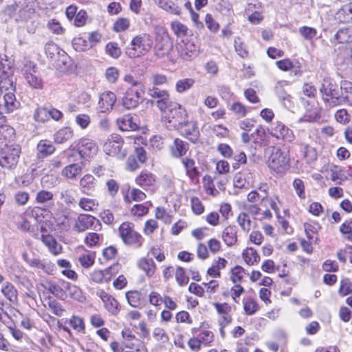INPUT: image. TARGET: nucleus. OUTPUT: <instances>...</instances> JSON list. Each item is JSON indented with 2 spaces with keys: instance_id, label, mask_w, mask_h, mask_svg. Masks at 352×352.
Masks as SVG:
<instances>
[{
  "instance_id": "obj_1",
  "label": "nucleus",
  "mask_w": 352,
  "mask_h": 352,
  "mask_svg": "<svg viewBox=\"0 0 352 352\" xmlns=\"http://www.w3.org/2000/svg\"><path fill=\"white\" fill-rule=\"evenodd\" d=\"M322 100L327 108L342 105V84L339 86L331 79H324L320 88Z\"/></svg>"
},
{
  "instance_id": "obj_2",
  "label": "nucleus",
  "mask_w": 352,
  "mask_h": 352,
  "mask_svg": "<svg viewBox=\"0 0 352 352\" xmlns=\"http://www.w3.org/2000/svg\"><path fill=\"white\" fill-rule=\"evenodd\" d=\"M163 114V121L169 129L181 128L188 114L184 108L179 103L171 101L164 109L160 110Z\"/></svg>"
},
{
  "instance_id": "obj_3",
  "label": "nucleus",
  "mask_w": 352,
  "mask_h": 352,
  "mask_svg": "<svg viewBox=\"0 0 352 352\" xmlns=\"http://www.w3.org/2000/svg\"><path fill=\"white\" fill-rule=\"evenodd\" d=\"M269 167L277 173H285L290 168L289 152L273 146L267 160Z\"/></svg>"
},
{
  "instance_id": "obj_4",
  "label": "nucleus",
  "mask_w": 352,
  "mask_h": 352,
  "mask_svg": "<svg viewBox=\"0 0 352 352\" xmlns=\"http://www.w3.org/2000/svg\"><path fill=\"white\" fill-rule=\"evenodd\" d=\"M124 140L120 135L112 134L105 140L102 148L107 155L124 159L127 153L126 149L122 148Z\"/></svg>"
},
{
  "instance_id": "obj_5",
  "label": "nucleus",
  "mask_w": 352,
  "mask_h": 352,
  "mask_svg": "<svg viewBox=\"0 0 352 352\" xmlns=\"http://www.w3.org/2000/svg\"><path fill=\"white\" fill-rule=\"evenodd\" d=\"M132 47L127 48L126 53L130 58L138 56L137 50L141 54L148 52L153 46V39L150 34H142L136 36L131 42Z\"/></svg>"
},
{
  "instance_id": "obj_6",
  "label": "nucleus",
  "mask_w": 352,
  "mask_h": 352,
  "mask_svg": "<svg viewBox=\"0 0 352 352\" xmlns=\"http://www.w3.org/2000/svg\"><path fill=\"white\" fill-rule=\"evenodd\" d=\"M21 153L19 146H10L3 148L0 151V166L8 170L16 168Z\"/></svg>"
},
{
  "instance_id": "obj_7",
  "label": "nucleus",
  "mask_w": 352,
  "mask_h": 352,
  "mask_svg": "<svg viewBox=\"0 0 352 352\" xmlns=\"http://www.w3.org/2000/svg\"><path fill=\"white\" fill-rule=\"evenodd\" d=\"M119 233L126 244L135 245L140 247L142 243V236L134 230L133 224L131 223H122L119 228Z\"/></svg>"
},
{
  "instance_id": "obj_8",
  "label": "nucleus",
  "mask_w": 352,
  "mask_h": 352,
  "mask_svg": "<svg viewBox=\"0 0 352 352\" xmlns=\"http://www.w3.org/2000/svg\"><path fill=\"white\" fill-rule=\"evenodd\" d=\"M91 228L98 231L101 229L102 225L100 221L94 217L90 214H80L76 221L74 229L78 232H82Z\"/></svg>"
},
{
  "instance_id": "obj_9",
  "label": "nucleus",
  "mask_w": 352,
  "mask_h": 352,
  "mask_svg": "<svg viewBox=\"0 0 352 352\" xmlns=\"http://www.w3.org/2000/svg\"><path fill=\"white\" fill-rule=\"evenodd\" d=\"M77 150L82 159L89 160L96 155L98 147L94 140L83 138L78 142Z\"/></svg>"
},
{
  "instance_id": "obj_10",
  "label": "nucleus",
  "mask_w": 352,
  "mask_h": 352,
  "mask_svg": "<svg viewBox=\"0 0 352 352\" xmlns=\"http://www.w3.org/2000/svg\"><path fill=\"white\" fill-rule=\"evenodd\" d=\"M17 108V102L13 93L5 94L3 98H0V125L5 122L4 113L13 111Z\"/></svg>"
},
{
  "instance_id": "obj_11",
  "label": "nucleus",
  "mask_w": 352,
  "mask_h": 352,
  "mask_svg": "<svg viewBox=\"0 0 352 352\" xmlns=\"http://www.w3.org/2000/svg\"><path fill=\"white\" fill-rule=\"evenodd\" d=\"M181 128H177L175 130L184 135L188 140L192 143H196L199 138V131L195 122L188 121V118L184 120Z\"/></svg>"
},
{
  "instance_id": "obj_12",
  "label": "nucleus",
  "mask_w": 352,
  "mask_h": 352,
  "mask_svg": "<svg viewBox=\"0 0 352 352\" xmlns=\"http://www.w3.org/2000/svg\"><path fill=\"white\" fill-rule=\"evenodd\" d=\"M177 50L180 57L185 60H190L198 54V47L197 45L188 39L182 40L178 44Z\"/></svg>"
},
{
  "instance_id": "obj_13",
  "label": "nucleus",
  "mask_w": 352,
  "mask_h": 352,
  "mask_svg": "<svg viewBox=\"0 0 352 352\" xmlns=\"http://www.w3.org/2000/svg\"><path fill=\"white\" fill-rule=\"evenodd\" d=\"M148 94L151 98L157 99L156 105L160 110L164 109L167 104L171 102L170 95L168 91L165 89H160L158 87H153L148 89Z\"/></svg>"
},
{
  "instance_id": "obj_14",
  "label": "nucleus",
  "mask_w": 352,
  "mask_h": 352,
  "mask_svg": "<svg viewBox=\"0 0 352 352\" xmlns=\"http://www.w3.org/2000/svg\"><path fill=\"white\" fill-rule=\"evenodd\" d=\"M140 100V92L133 87H131L124 94L122 100V104L126 109H133L139 105Z\"/></svg>"
},
{
  "instance_id": "obj_15",
  "label": "nucleus",
  "mask_w": 352,
  "mask_h": 352,
  "mask_svg": "<svg viewBox=\"0 0 352 352\" xmlns=\"http://www.w3.org/2000/svg\"><path fill=\"white\" fill-rule=\"evenodd\" d=\"M271 133L277 139H283L289 142L294 139L293 131L281 122L276 124Z\"/></svg>"
},
{
  "instance_id": "obj_16",
  "label": "nucleus",
  "mask_w": 352,
  "mask_h": 352,
  "mask_svg": "<svg viewBox=\"0 0 352 352\" xmlns=\"http://www.w3.org/2000/svg\"><path fill=\"white\" fill-rule=\"evenodd\" d=\"M173 47V43L169 36L160 37L155 38V52L157 56L163 57Z\"/></svg>"
},
{
  "instance_id": "obj_17",
  "label": "nucleus",
  "mask_w": 352,
  "mask_h": 352,
  "mask_svg": "<svg viewBox=\"0 0 352 352\" xmlns=\"http://www.w3.org/2000/svg\"><path fill=\"white\" fill-rule=\"evenodd\" d=\"M116 101V96L111 91H105L102 93L98 101L101 111L105 112L111 109Z\"/></svg>"
},
{
  "instance_id": "obj_18",
  "label": "nucleus",
  "mask_w": 352,
  "mask_h": 352,
  "mask_svg": "<svg viewBox=\"0 0 352 352\" xmlns=\"http://www.w3.org/2000/svg\"><path fill=\"white\" fill-rule=\"evenodd\" d=\"M189 149V144L179 138H175L170 146L171 154L175 157H181L186 155Z\"/></svg>"
},
{
  "instance_id": "obj_19",
  "label": "nucleus",
  "mask_w": 352,
  "mask_h": 352,
  "mask_svg": "<svg viewBox=\"0 0 352 352\" xmlns=\"http://www.w3.org/2000/svg\"><path fill=\"white\" fill-rule=\"evenodd\" d=\"M14 77L11 72L8 73L3 70L0 74V90L8 91L6 94L12 93L14 91V86L13 83Z\"/></svg>"
},
{
  "instance_id": "obj_20",
  "label": "nucleus",
  "mask_w": 352,
  "mask_h": 352,
  "mask_svg": "<svg viewBox=\"0 0 352 352\" xmlns=\"http://www.w3.org/2000/svg\"><path fill=\"white\" fill-rule=\"evenodd\" d=\"M36 149L38 157L44 158L55 151V146L50 140H42L38 142Z\"/></svg>"
},
{
  "instance_id": "obj_21",
  "label": "nucleus",
  "mask_w": 352,
  "mask_h": 352,
  "mask_svg": "<svg viewBox=\"0 0 352 352\" xmlns=\"http://www.w3.org/2000/svg\"><path fill=\"white\" fill-rule=\"evenodd\" d=\"M156 182L155 176L148 170H143L135 178L136 184L142 188L153 186Z\"/></svg>"
},
{
  "instance_id": "obj_22",
  "label": "nucleus",
  "mask_w": 352,
  "mask_h": 352,
  "mask_svg": "<svg viewBox=\"0 0 352 352\" xmlns=\"http://www.w3.org/2000/svg\"><path fill=\"white\" fill-rule=\"evenodd\" d=\"M118 128L123 131H135L138 126L135 122L133 121V117L131 115H124L117 120Z\"/></svg>"
},
{
  "instance_id": "obj_23",
  "label": "nucleus",
  "mask_w": 352,
  "mask_h": 352,
  "mask_svg": "<svg viewBox=\"0 0 352 352\" xmlns=\"http://www.w3.org/2000/svg\"><path fill=\"white\" fill-rule=\"evenodd\" d=\"M65 284V280L60 281L59 284L49 282L47 285L45 287V289L59 299L64 300L67 297L65 292V289H66Z\"/></svg>"
},
{
  "instance_id": "obj_24",
  "label": "nucleus",
  "mask_w": 352,
  "mask_h": 352,
  "mask_svg": "<svg viewBox=\"0 0 352 352\" xmlns=\"http://www.w3.org/2000/svg\"><path fill=\"white\" fill-rule=\"evenodd\" d=\"M32 72H28V67L25 66V78L28 83L34 89H41L43 87L42 80L36 75L35 65L32 67Z\"/></svg>"
},
{
  "instance_id": "obj_25",
  "label": "nucleus",
  "mask_w": 352,
  "mask_h": 352,
  "mask_svg": "<svg viewBox=\"0 0 352 352\" xmlns=\"http://www.w3.org/2000/svg\"><path fill=\"white\" fill-rule=\"evenodd\" d=\"M96 186L95 178L89 174H87L80 181V187L83 193L91 195Z\"/></svg>"
},
{
  "instance_id": "obj_26",
  "label": "nucleus",
  "mask_w": 352,
  "mask_h": 352,
  "mask_svg": "<svg viewBox=\"0 0 352 352\" xmlns=\"http://www.w3.org/2000/svg\"><path fill=\"white\" fill-rule=\"evenodd\" d=\"M275 91L283 105L287 109L291 108L292 106V97L285 90L282 82L277 84L275 87Z\"/></svg>"
},
{
  "instance_id": "obj_27",
  "label": "nucleus",
  "mask_w": 352,
  "mask_h": 352,
  "mask_svg": "<svg viewBox=\"0 0 352 352\" xmlns=\"http://www.w3.org/2000/svg\"><path fill=\"white\" fill-rule=\"evenodd\" d=\"M236 233L237 229L234 226H229L223 230L222 237L227 245L232 246L236 243Z\"/></svg>"
},
{
  "instance_id": "obj_28",
  "label": "nucleus",
  "mask_w": 352,
  "mask_h": 352,
  "mask_svg": "<svg viewBox=\"0 0 352 352\" xmlns=\"http://www.w3.org/2000/svg\"><path fill=\"white\" fill-rule=\"evenodd\" d=\"M74 131L70 127H63L54 135V140L58 144H63L73 137Z\"/></svg>"
},
{
  "instance_id": "obj_29",
  "label": "nucleus",
  "mask_w": 352,
  "mask_h": 352,
  "mask_svg": "<svg viewBox=\"0 0 352 352\" xmlns=\"http://www.w3.org/2000/svg\"><path fill=\"white\" fill-rule=\"evenodd\" d=\"M182 164L186 168L187 176H188L192 179H194L199 176V172L197 168L195 166V162L194 160L185 157L182 160Z\"/></svg>"
},
{
  "instance_id": "obj_30",
  "label": "nucleus",
  "mask_w": 352,
  "mask_h": 352,
  "mask_svg": "<svg viewBox=\"0 0 352 352\" xmlns=\"http://www.w3.org/2000/svg\"><path fill=\"white\" fill-rule=\"evenodd\" d=\"M138 266L149 277L152 276L155 272L156 267L152 258H141L138 262Z\"/></svg>"
},
{
  "instance_id": "obj_31",
  "label": "nucleus",
  "mask_w": 352,
  "mask_h": 352,
  "mask_svg": "<svg viewBox=\"0 0 352 352\" xmlns=\"http://www.w3.org/2000/svg\"><path fill=\"white\" fill-rule=\"evenodd\" d=\"M333 39L338 43L352 42V28H343L339 30L334 35Z\"/></svg>"
},
{
  "instance_id": "obj_32",
  "label": "nucleus",
  "mask_w": 352,
  "mask_h": 352,
  "mask_svg": "<svg viewBox=\"0 0 352 352\" xmlns=\"http://www.w3.org/2000/svg\"><path fill=\"white\" fill-rule=\"evenodd\" d=\"M41 240L54 254L57 255L60 252V246H58L56 239L52 235L43 234L41 235Z\"/></svg>"
},
{
  "instance_id": "obj_33",
  "label": "nucleus",
  "mask_w": 352,
  "mask_h": 352,
  "mask_svg": "<svg viewBox=\"0 0 352 352\" xmlns=\"http://www.w3.org/2000/svg\"><path fill=\"white\" fill-rule=\"evenodd\" d=\"M343 104L352 107V83L350 82L342 83V105Z\"/></svg>"
},
{
  "instance_id": "obj_34",
  "label": "nucleus",
  "mask_w": 352,
  "mask_h": 352,
  "mask_svg": "<svg viewBox=\"0 0 352 352\" xmlns=\"http://www.w3.org/2000/svg\"><path fill=\"white\" fill-rule=\"evenodd\" d=\"M159 6L170 14L179 15L181 13V8L174 2L168 0H158L157 2Z\"/></svg>"
},
{
  "instance_id": "obj_35",
  "label": "nucleus",
  "mask_w": 352,
  "mask_h": 352,
  "mask_svg": "<svg viewBox=\"0 0 352 352\" xmlns=\"http://www.w3.org/2000/svg\"><path fill=\"white\" fill-rule=\"evenodd\" d=\"M81 172L82 168L80 165L78 164H72L63 169L62 174L68 179H74L80 175Z\"/></svg>"
},
{
  "instance_id": "obj_36",
  "label": "nucleus",
  "mask_w": 352,
  "mask_h": 352,
  "mask_svg": "<svg viewBox=\"0 0 352 352\" xmlns=\"http://www.w3.org/2000/svg\"><path fill=\"white\" fill-rule=\"evenodd\" d=\"M1 292L10 302H14L17 300V290L15 289L14 286L9 282H6L3 285L1 288Z\"/></svg>"
},
{
  "instance_id": "obj_37",
  "label": "nucleus",
  "mask_w": 352,
  "mask_h": 352,
  "mask_svg": "<svg viewBox=\"0 0 352 352\" xmlns=\"http://www.w3.org/2000/svg\"><path fill=\"white\" fill-rule=\"evenodd\" d=\"M251 137L254 142L258 144L260 146L267 142V133L265 129L261 126H258L256 130L251 133Z\"/></svg>"
},
{
  "instance_id": "obj_38",
  "label": "nucleus",
  "mask_w": 352,
  "mask_h": 352,
  "mask_svg": "<svg viewBox=\"0 0 352 352\" xmlns=\"http://www.w3.org/2000/svg\"><path fill=\"white\" fill-rule=\"evenodd\" d=\"M245 261L250 265L257 263L260 261V256L257 252L252 248L246 249L243 252Z\"/></svg>"
},
{
  "instance_id": "obj_39",
  "label": "nucleus",
  "mask_w": 352,
  "mask_h": 352,
  "mask_svg": "<svg viewBox=\"0 0 352 352\" xmlns=\"http://www.w3.org/2000/svg\"><path fill=\"white\" fill-rule=\"evenodd\" d=\"M54 59V66L57 69L63 72L69 67V57L64 51Z\"/></svg>"
},
{
  "instance_id": "obj_40",
  "label": "nucleus",
  "mask_w": 352,
  "mask_h": 352,
  "mask_svg": "<svg viewBox=\"0 0 352 352\" xmlns=\"http://www.w3.org/2000/svg\"><path fill=\"white\" fill-rule=\"evenodd\" d=\"M54 194L48 190H39L36 195V202L40 204L47 206L50 202L52 201Z\"/></svg>"
},
{
  "instance_id": "obj_41",
  "label": "nucleus",
  "mask_w": 352,
  "mask_h": 352,
  "mask_svg": "<svg viewBox=\"0 0 352 352\" xmlns=\"http://www.w3.org/2000/svg\"><path fill=\"white\" fill-rule=\"evenodd\" d=\"M171 29L177 37H184L188 35V28L179 21H173L170 24Z\"/></svg>"
},
{
  "instance_id": "obj_42",
  "label": "nucleus",
  "mask_w": 352,
  "mask_h": 352,
  "mask_svg": "<svg viewBox=\"0 0 352 352\" xmlns=\"http://www.w3.org/2000/svg\"><path fill=\"white\" fill-rule=\"evenodd\" d=\"M72 45L78 52H85L91 48V45L89 43L88 41L82 37L74 38L72 41Z\"/></svg>"
},
{
  "instance_id": "obj_43",
  "label": "nucleus",
  "mask_w": 352,
  "mask_h": 352,
  "mask_svg": "<svg viewBox=\"0 0 352 352\" xmlns=\"http://www.w3.org/2000/svg\"><path fill=\"white\" fill-rule=\"evenodd\" d=\"M146 194L138 188H131L129 190V195L124 197L127 202H131V199L135 201H140L146 198Z\"/></svg>"
},
{
  "instance_id": "obj_44",
  "label": "nucleus",
  "mask_w": 352,
  "mask_h": 352,
  "mask_svg": "<svg viewBox=\"0 0 352 352\" xmlns=\"http://www.w3.org/2000/svg\"><path fill=\"white\" fill-rule=\"evenodd\" d=\"M339 17L343 16V21L352 23V2L343 6L338 11Z\"/></svg>"
},
{
  "instance_id": "obj_45",
  "label": "nucleus",
  "mask_w": 352,
  "mask_h": 352,
  "mask_svg": "<svg viewBox=\"0 0 352 352\" xmlns=\"http://www.w3.org/2000/svg\"><path fill=\"white\" fill-rule=\"evenodd\" d=\"M195 80L192 78H184L179 80L175 85V89L178 93H183L190 89L194 85Z\"/></svg>"
},
{
  "instance_id": "obj_46",
  "label": "nucleus",
  "mask_w": 352,
  "mask_h": 352,
  "mask_svg": "<svg viewBox=\"0 0 352 352\" xmlns=\"http://www.w3.org/2000/svg\"><path fill=\"white\" fill-rule=\"evenodd\" d=\"M65 292L67 296L69 295L71 298L79 300L81 298V290L76 285L71 284L69 282L65 281Z\"/></svg>"
},
{
  "instance_id": "obj_47",
  "label": "nucleus",
  "mask_w": 352,
  "mask_h": 352,
  "mask_svg": "<svg viewBox=\"0 0 352 352\" xmlns=\"http://www.w3.org/2000/svg\"><path fill=\"white\" fill-rule=\"evenodd\" d=\"M62 50L53 42L47 43L45 47V52L46 55L51 58H56L59 54H61Z\"/></svg>"
},
{
  "instance_id": "obj_48",
  "label": "nucleus",
  "mask_w": 352,
  "mask_h": 352,
  "mask_svg": "<svg viewBox=\"0 0 352 352\" xmlns=\"http://www.w3.org/2000/svg\"><path fill=\"white\" fill-rule=\"evenodd\" d=\"M302 152L307 163H311L316 160L318 155L316 150L314 147L305 144L303 146Z\"/></svg>"
},
{
  "instance_id": "obj_49",
  "label": "nucleus",
  "mask_w": 352,
  "mask_h": 352,
  "mask_svg": "<svg viewBox=\"0 0 352 352\" xmlns=\"http://www.w3.org/2000/svg\"><path fill=\"white\" fill-rule=\"evenodd\" d=\"M351 116L346 109H338L335 113L336 120L342 124H346L351 121Z\"/></svg>"
},
{
  "instance_id": "obj_50",
  "label": "nucleus",
  "mask_w": 352,
  "mask_h": 352,
  "mask_svg": "<svg viewBox=\"0 0 352 352\" xmlns=\"http://www.w3.org/2000/svg\"><path fill=\"white\" fill-rule=\"evenodd\" d=\"M129 305L133 307H138L141 304V294L137 291H130L126 294Z\"/></svg>"
},
{
  "instance_id": "obj_51",
  "label": "nucleus",
  "mask_w": 352,
  "mask_h": 352,
  "mask_svg": "<svg viewBox=\"0 0 352 352\" xmlns=\"http://www.w3.org/2000/svg\"><path fill=\"white\" fill-rule=\"evenodd\" d=\"M34 119L41 122L48 121L50 118L49 109L45 107H39L36 109L34 114Z\"/></svg>"
},
{
  "instance_id": "obj_52",
  "label": "nucleus",
  "mask_w": 352,
  "mask_h": 352,
  "mask_svg": "<svg viewBox=\"0 0 352 352\" xmlns=\"http://www.w3.org/2000/svg\"><path fill=\"white\" fill-rule=\"evenodd\" d=\"M120 267V265L118 263H116L106 268L104 270H102V272L104 273V282H109L112 277L118 273Z\"/></svg>"
},
{
  "instance_id": "obj_53",
  "label": "nucleus",
  "mask_w": 352,
  "mask_h": 352,
  "mask_svg": "<svg viewBox=\"0 0 352 352\" xmlns=\"http://www.w3.org/2000/svg\"><path fill=\"white\" fill-rule=\"evenodd\" d=\"M78 205L84 210L91 211L96 206H98V204L95 199L81 198Z\"/></svg>"
},
{
  "instance_id": "obj_54",
  "label": "nucleus",
  "mask_w": 352,
  "mask_h": 352,
  "mask_svg": "<svg viewBox=\"0 0 352 352\" xmlns=\"http://www.w3.org/2000/svg\"><path fill=\"white\" fill-rule=\"evenodd\" d=\"M345 178L346 177L343 174V170L341 168L335 167L334 169L331 170L330 179L336 182V184H341Z\"/></svg>"
},
{
  "instance_id": "obj_55",
  "label": "nucleus",
  "mask_w": 352,
  "mask_h": 352,
  "mask_svg": "<svg viewBox=\"0 0 352 352\" xmlns=\"http://www.w3.org/2000/svg\"><path fill=\"white\" fill-rule=\"evenodd\" d=\"M338 292L340 295L343 296L352 293V283L349 278L341 280Z\"/></svg>"
},
{
  "instance_id": "obj_56",
  "label": "nucleus",
  "mask_w": 352,
  "mask_h": 352,
  "mask_svg": "<svg viewBox=\"0 0 352 352\" xmlns=\"http://www.w3.org/2000/svg\"><path fill=\"white\" fill-rule=\"evenodd\" d=\"M175 278L177 283L184 286L189 281V278L186 275L185 270L182 267H177L175 272Z\"/></svg>"
},
{
  "instance_id": "obj_57",
  "label": "nucleus",
  "mask_w": 352,
  "mask_h": 352,
  "mask_svg": "<svg viewBox=\"0 0 352 352\" xmlns=\"http://www.w3.org/2000/svg\"><path fill=\"white\" fill-rule=\"evenodd\" d=\"M237 221L244 231L248 232L251 228V220L246 213H241L239 215Z\"/></svg>"
},
{
  "instance_id": "obj_58",
  "label": "nucleus",
  "mask_w": 352,
  "mask_h": 352,
  "mask_svg": "<svg viewBox=\"0 0 352 352\" xmlns=\"http://www.w3.org/2000/svg\"><path fill=\"white\" fill-rule=\"evenodd\" d=\"M299 33L305 39L311 40L316 36L317 31L314 28L302 26L299 28Z\"/></svg>"
},
{
  "instance_id": "obj_59",
  "label": "nucleus",
  "mask_w": 352,
  "mask_h": 352,
  "mask_svg": "<svg viewBox=\"0 0 352 352\" xmlns=\"http://www.w3.org/2000/svg\"><path fill=\"white\" fill-rule=\"evenodd\" d=\"M47 303L49 308L54 315L57 316H63L65 309H63L60 303H59L56 300H50L48 301Z\"/></svg>"
},
{
  "instance_id": "obj_60",
  "label": "nucleus",
  "mask_w": 352,
  "mask_h": 352,
  "mask_svg": "<svg viewBox=\"0 0 352 352\" xmlns=\"http://www.w3.org/2000/svg\"><path fill=\"white\" fill-rule=\"evenodd\" d=\"M104 303L105 308L113 314H116L118 311V302L110 296L108 299H106Z\"/></svg>"
},
{
  "instance_id": "obj_61",
  "label": "nucleus",
  "mask_w": 352,
  "mask_h": 352,
  "mask_svg": "<svg viewBox=\"0 0 352 352\" xmlns=\"http://www.w3.org/2000/svg\"><path fill=\"white\" fill-rule=\"evenodd\" d=\"M293 187L300 199H305V185L302 179H295L293 182Z\"/></svg>"
},
{
  "instance_id": "obj_62",
  "label": "nucleus",
  "mask_w": 352,
  "mask_h": 352,
  "mask_svg": "<svg viewBox=\"0 0 352 352\" xmlns=\"http://www.w3.org/2000/svg\"><path fill=\"white\" fill-rule=\"evenodd\" d=\"M155 217L162 220L165 223L169 224L172 221V216L168 214L164 208L158 207L155 211Z\"/></svg>"
},
{
  "instance_id": "obj_63",
  "label": "nucleus",
  "mask_w": 352,
  "mask_h": 352,
  "mask_svg": "<svg viewBox=\"0 0 352 352\" xmlns=\"http://www.w3.org/2000/svg\"><path fill=\"white\" fill-rule=\"evenodd\" d=\"M245 270L239 266L236 265L232 270V276L231 280L234 283H239L242 280L243 274L244 273Z\"/></svg>"
},
{
  "instance_id": "obj_64",
  "label": "nucleus",
  "mask_w": 352,
  "mask_h": 352,
  "mask_svg": "<svg viewBox=\"0 0 352 352\" xmlns=\"http://www.w3.org/2000/svg\"><path fill=\"white\" fill-rule=\"evenodd\" d=\"M69 324L74 329L78 331H83L85 330V323L82 318L80 317L76 316H72L70 319Z\"/></svg>"
}]
</instances>
